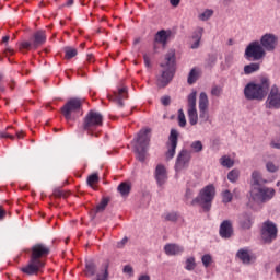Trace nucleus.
<instances>
[{
    "mask_svg": "<svg viewBox=\"0 0 280 280\" xmlns=\"http://www.w3.org/2000/svg\"><path fill=\"white\" fill-rule=\"evenodd\" d=\"M221 165L223 167H228L229 170H231V167H233V165H235V162L233 160H231V158L222 156L221 158Z\"/></svg>",
    "mask_w": 280,
    "mask_h": 280,
    "instance_id": "37",
    "label": "nucleus"
},
{
    "mask_svg": "<svg viewBox=\"0 0 280 280\" xmlns=\"http://www.w3.org/2000/svg\"><path fill=\"white\" fill-rule=\"evenodd\" d=\"M199 108H209V96L205 92L199 95Z\"/></svg>",
    "mask_w": 280,
    "mask_h": 280,
    "instance_id": "30",
    "label": "nucleus"
},
{
    "mask_svg": "<svg viewBox=\"0 0 280 280\" xmlns=\"http://www.w3.org/2000/svg\"><path fill=\"white\" fill-rule=\"evenodd\" d=\"M16 137H18V139H22L23 138V131L16 132Z\"/></svg>",
    "mask_w": 280,
    "mask_h": 280,
    "instance_id": "61",
    "label": "nucleus"
},
{
    "mask_svg": "<svg viewBox=\"0 0 280 280\" xmlns=\"http://www.w3.org/2000/svg\"><path fill=\"white\" fill-rule=\"evenodd\" d=\"M222 198H223V202L225 203L231 202V200H233V194L231 192V190H224L222 192Z\"/></svg>",
    "mask_w": 280,
    "mask_h": 280,
    "instance_id": "42",
    "label": "nucleus"
},
{
    "mask_svg": "<svg viewBox=\"0 0 280 280\" xmlns=\"http://www.w3.org/2000/svg\"><path fill=\"white\" fill-rule=\"evenodd\" d=\"M93 280H108V265H105V267L96 273V277L93 278Z\"/></svg>",
    "mask_w": 280,
    "mask_h": 280,
    "instance_id": "32",
    "label": "nucleus"
},
{
    "mask_svg": "<svg viewBox=\"0 0 280 280\" xmlns=\"http://www.w3.org/2000/svg\"><path fill=\"white\" fill-rule=\"evenodd\" d=\"M160 67L164 70L158 80V84L163 89L167 86L168 82H172V78H174V72L176 71V50H168L164 57V62H162Z\"/></svg>",
    "mask_w": 280,
    "mask_h": 280,
    "instance_id": "3",
    "label": "nucleus"
},
{
    "mask_svg": "<svg viewBox=\"0 0 280 280\" xmlns=\"http://www.w3.org/2000/svg\"><path fill=\"white\" fill-rule=\"evenodd\" d=\"M236 256L238 257V259H241L243 264H250L253 259V257L248 253V249H240Z\"/></svg>",
    "mask_w": 280,
    "mask_h": 280,
    "instance_id": "23",
    "label": "nucleus"
},
{
    "mask_svg": "<svg viewBox=\"0 0 280 280\" xmlns=\"http://www.w3.org/2000/svg\"><path fill=\"white\" fill-rule=\"evenodd\" d=\"M5 51H8L9 54H14V50H12L11 48H7Z\"/></svg>",
    "mask_w": 280,
    "mask_h": 280,
    "instance_id": "62",
    "label": "nucleus"
},
{
    "mask_svg": "<svg viewBox=\"0 0 280 280\" xmlns=\"http://www.w3.org/2000/svg\"><path fill=\"white\" fill-rule=\"evenodd\" d=\"M195 42L191 44L190 48L198 49L200 47V40L194 39Z\"/></svg>",
    "mask_w": 280,
    "mask_h": 280,
    "instance_id": "54",
    "label": "nucleus"
},
{
    "mask_svg": "<svg viewBox=\"0 0 280 280\" xmlns=\"http://www.w3.org/2000/svg\"><path fill=\"white\" fill-rule=\"evenodd\" d=\"M55 196H56L57 198H61V197H62V191H60V190L56 191V192H55Z\"/></svg>",
    "mask_w": 280,
    "mask_h": 280,
    "instance_id": "57",
    "label": "nucleus"
},
{
    "mask_svg": "<svg viewBox=\"0 0 280 280\" xmlns=\"http://www.w3.org/2000/svg\"><path fill=\"white\" fill-rule=\"evenodd\" d=\"M138 280H150V276L148 275H142L138 278Z\"/></svg>",
    "mask_w": 280,
    "mask_h": 280,
    "instance_id": "56",
    "label": "nucleus"
},
{
    "mask_svg": "<svg viewBox=\"0 0 280 280\" xmlns=\"http://www.w3.org/2000/svg\"><path fill=\"white\" fill-rule=\"evenodd\" d=\"M270 91V80L266 77L260 79L259 83H248L244 89L246 100H258L261 102Z\"/></svg>",
    "mask_w": 280,
    "mask_h": 280,
    "instance_id": "4",
    "label": "nucleus"
},
{
    "mask_svg": "<svg viewBox=\"0 0 280 280\" xmlns=\"http://www.w3.org/2000/svg\"><path fill=\"white\" fill-rule=\"evenodd\" d=\"M266 168L268 172L275 173V172H278L279 166H277V164H275L272 162H267Z\"/></svg>",
    "mask_w": 280,
    "mask_h": 280,
    "instance_id": "46",
    "label": "nucleus"
},
{
    "mask_svg": "<svg viewBox=\"0 0 280 280\" xmlns=\"http://www.w3.org/2000/svg\"><path fill=\"white\" fill-rule=\"evenodd\" d=\"M177 145H178V131L176 129H172L168 138V143H167L168 150L165 154L166 161L174 159V155L176 154Z\"/></svg>",
    "mask_w": 280,
    "mask_h": 280,
    "instance_id": "15",
    "label": "nucleus"
},
{
    "mask_svg": "<svg viewBox=\"0 0 280 280\" xmlns=\"http://www.w3.org/2000/svg\"><path fill=\"white\" fill-rule=\"evenodd\" d=\"M164 218L167 222H176V220H178V214H176V212H170L165 214Z\"/></svg>",
    "mask_w": 280,
    "mask_h": 280,
    "instance_id": "44",
    "label": "nucleus"
},
{
    "mask_svg": "<svg viewBox=\"0 0 280 280\" xmlns=\"http://www.w3.org/2000/svg\"><path fill=\"white\" fill-rule=\"evenodd\" d=\"M154 176L159 187H163V185L167 183V168H165V165L158 164Z\"/></svg>",
    "mask_w": 280,
    "mask_h": 280,
    "instance_id": "16",
    "label": "nucleus"
},
{
    "mask_svg": "<svg viewBox=\"0 0 280 280\" xmlns=\"http://www.w3.org/2000/svg\"><path fill=\"white\" fill-rule=\"evenodd\" d=\"M178 124L180 128H185V126H187V119L185 118V113L183 109L178 110Z\"/></svg>",
    "mask_w": 280,
    "mask_h": 280,
    "instance_id": "41",
    "label": "nucleus"
},
{
    "mask_svg": "<svg viewBox=\"0 0 280 280\" xmlns=\"http://www.w3.org/2000/svg\"><path fill=\"white\" fill-rule=\"evenodd\" d=\"M143 60H144L145 67H150V56H148V54L143 55Z\"/></svg>",
    "mask_w": 280,
    "mask_h": 280,
    "instance_id": "53",
    "label": "nucleus"
},
{
    "mask_svg": "<svg viewBox=\"0 0 280 280\" xmlns=\"http://www.w3.org/2000/svg\"><path fill=\"white\" fill-rule=\"evenodd\" d=\"M213 16V10L212 9H206L202 13L198 15L199 21H209Z\"/></svg>",
    "mask_w": 280,
    "mask_h": 280,
    "instance_id": "35",
    "label": "nucleus"
},
{
    "mask_svg": "<svg viewBox=\"0 0 280 280\" xmlns=\"http://www.w3.org/2000/svg\"><path fill=\"white\" fill-rule=\"evenodd\" d=\"M277 224H275L272 221L264 222L261 229V240L265 242V244H272V242L277 240Z\"/></svg>",
    "mask_w": 280,
    "mask_h": 280,
    "instance_id": "11",
    "label": "nucleus"
},
{
    "mask_svg": "<svg viewBox=\"0 0 280 280\" xmlns=\"http://www.w3.org/2000/svg\"><path fill=\"white\" fill-rule=\"evenodd\" d=\"M8 40H10V36H4V37L2 38V43H8Z\"/></svg>",
    "mask_w": 280,
    "mask_h": 280,
    "instance_id": "59",
    "label": "nucleus"
},
{
    "mask_svg": "<svg viewBox=\"0 0 280 280\" xmlns=\"http://www.w3.org/2000/svg\"><path fill=\"white\" fill-rule=\"evenodd\" d=\"M82 100L78 97H73L67 101V103L61 107V113L65 119H71V115L73 113H80L82 110Z\"/></svg>",
    "mask_w": 280,
    "mask_h": 280,
    "instance_id": "9",
    "label": "nucleus"
},
{
    "mask_svg": "<svg viewBox=\"0 0 280 280\" xmlns=\"http://www.w3.org/2000/svg\"><path fill=\"white\" fill-rule=\"evenodd\" d=\"M196 258L194 257H188L185 261V270L191 271L196 270Z\"/></svg>",
    "mask_w": 280,
    "mask_h": 280,
    "instance_id": "34",
    "label": "nucleus"
},
{
    "mask_svg": "<svg viewBox=\"0 0 280 280\" xmlns=\"http://www.w3.org/2000/svg\"><path fill=\"white\" fill-rule=\"evenodd\" d=\"M205 34L203 27H197L192 33V40H202V35Z\"/></svg>",
    "mask_w": 280,
    "mask_h": 280,
    "instance_id": "39",
    "label": "nucleus"
},
{
    "mask_svg": "<svg viewBox=\"0 0 280 280\" xmlns=\"http://www.w3.org/2000/svg\"><path fill=\"white\" fill-rule=\"evenodd\" d=\"M259 43L262 46V49H265L266 54H275L279 47V36L272 33H267L260 37Z\"/></svg>",
    "mask_w": 280,
    "mask_h": 280,
    "instance_id": "10",
    "label": "nucleus"
},
{
    "mask_svg": "<svg viewBox=\"0 0 280 280\" xmlns=\"http://www.w3.org/2000/svg\"><path fill=\"white\" fill-rule=\"evenodd\" d=\"M130 189H131L130 184L126 182L120 183L119 186L117 187V191H119L120 196H122L124 198H126V196H129Z\"/></svg>",
    "mask_w": 280,
    "mask_h": 280,
    "instance_id": "25",
    "label": "nucleus"
},
{
    "mask_svg": "<svg viewBox=\"0 0 280 280\" xmlns=\"http://www.w3.org/2000/svg\"><path fill=\"white\" fill-rule=\"evenodd\" d=\"M198 78H200V70L192 68L188 74V84H196Z\"/></svg>",
    "mask_w": 280,
    "mask_h": 280,
    "instance_id": "26",
    "label": "nucleus"
},
{
    "mask_svg": "<svg viewBox=\"0 0 280 280\" xmlns=\"http://www.w3.org/2000/svg\"><path fill=\"white\" fill-rule=\"evenodd\" d=\"M0 139H14V136L8 132H0Z\"/></svg>",
    "mask_w": 280,
    "mask_h": 280,
    "instance_id": "51",
    "label": "nucleus"
},
{
    "mask_svg": "<svg viewBox=\"0 0 280 280\" xmlns=\"http://www.w3.org/2000/svg\"><path fill=\"white\" fill-rule=\"evenodd\" d=\"M170 3L173 8H178V5H180V0H170Z\"/></svg>",
    "mask_w": 280,
    "mask_h": 280,
    "instance_id": "55",
    "label": "nucleus"
},
{
    "mask_svg": "<svg viewBox=\"0 0 280 280\" xmlns=\"http://www.w3.org/2000/svg\"><path fill=\"white\" fill-rule=\"evenodd\" d=\"M201 261H202L205 268H209V266H211V261H212L211 255H209V254L203 255L201 258Z\"/></svg>",
    "mask_w": 280,
    "mask_h": 280,
    "instance_id": "43",
    "label": "nucleus"
},
{
    "mask_svg": "<svg viewBox=\"0 0 280 280\" xmlns=\"http://www.w3.org/2000/svg\"><path fill=\"white\" fill-rule=\"evenodd\" d=\"M219 234L223 240L233 237V222L231 220H224L220 225Z\"/></svg>",
    "mask_w": 280,
    "mask_h": 280,
    "instance_id": "17",
    "label": "nucleus"
},
{
    "mask_svg": "<svg viewBox=\"0 0 280 280\" xmlns=\"http://www.w3.org/2000/svg\"><path fill=\"white\" fill-rule=\"evenodd\" d=\"M47 42V35L45 31H37L33 34V49H38L40 45H45Z\"/></svg>",
    "mask_w": 280,
    "mask_h": 280,
    "instance_id": "20",
    "label": "nucleus"
},
{
    "mask_svg": "<svg viewBox=\"0 0 280 280\" xmlns=\"http://www.w3.org/2000/svg\"><path fill=\"white\" fill-rule=\"evenodd\" d=\"M253 188L250 190V198L257 205H261L262 202H268V200H272L275 197V189L264 187L261 185H266L268 180L261 178V173L258 171H254L252 173Z\"/></svg>",
    "mask_w": 280,
    "mask_h": 280,
    "instance_id": "2",
    "label": "nucleus"
},
{
    "mask_svg": "<svg viewBox=\"0 0 280 280\" xmlns=\"http://www.w3.org/2000/svg\"><path fill=\"white\" fill-rule=\"evenodd\" d=\"M128 98V88H120L117 92H114V96L110 97L113 102H116L120 108L124 106V100Z\"/></svg>",
    "mask_w": 280,
    "mask_h": 280,
    "instance_id": "19",
    "label": "nucleus"
},
{
    "mask_svg": "<svg viewBox=\"0 0 280 280\" xmlns=\"http://www.w3.org/2000/svg\"><path fill=\"white\" fill-rule=\"evenodd\" d=\"M49 253H51V249L43 243L33 245L31 248L28 264L21 268V272L28 276L40 272V270L45 268V259H47Z\"/></svg>",
    "mask_w": 280,
    "mask_h": 280,
    "instance_id": "1",
    "label": "nucleus"
},
{
    "mask_svg": "<svg viewBox=\"0 0 280 280\" xmlns=\"http://www.w3.org/2000/svg\"><path fill=\"white\" fill-rule=\"evenodd\" d=\"M186 196H191V190H187Z\"/></svg>",
    "mask_w": 280,
    "mask_h": 280,
    "instance_id": "64",
    "label": "nucleus"
},
{
    "mask_svg": "<svg viewBox=\"0 0 280 280\" xmlns=\"http://www.w3.org/2000/svg\"><path fill=\"white\" fill-rule=\"evenodd\" d=\"M5 215H8V211H5V209H3V207L0 206V222L2 220H5Z\"/></svg>",
    "mask_w": 280,
    "mask_h": 280,
    "instance_id": "50",
    "label": "nucleus"
},
{
    "mask_svg": "<svg viewBox=\"0 0 280 280\" xmlns=\"http://www.w3.org/2000/svg\"><path fill=\"white\" fill-rule=\"evenodd\" d=\"M172 38V31L171 30H161L155 34L154 40L159 43L163 47L167 46V42Z\"/></svg>",
    "mask_w": 280,
    "mask_h": 280,
    "instance_id": "18",
    "label": "nucleus"
},
{
    "mask_svg": "<svg viewBox=\"0 0 280 280\" xmlns=\"http://www.w3.org/2000/svg\"><path fill=\"white\" fill-rule=\"evenodd\" d=\"M164 252L168 256L180 255L185 253V248L178 244L170 243L164 246Z\"/></svg>",
    "mask_w": 280,
    "mask_h": 280,
    "instance_id": "21",
    "label": "nucleus"
},
{
    "mask_svg": "<svg viewBox=\"0 0 280 280\" xmlns=\"http://www.w3.org/2000/svg\"><path fill=\"white\" fill-rule=\"evenodd\" d=\"M190 148L194 152L198 153V152H202L203 150V145H202V141L200 140H196L190 144Z\"/></svg>",
    "mask_w": 280,
    "mask_h": 280,
    "instance_id": "38",
    "label": "nucleus"
},
{
    "mask_svg": "<svg viewBox=\"0 0 280 280\" xmlns=\"http://www.w3.org/2000/svg\"><path fill=\"white\" fill-rule=\"evenodd\" d=\"M104 121L102 114L91 110L84 118L83 130H86L91 137H97V133L93 132L96 128H100Z\"/></svg>",
    "mask_w": 280,
    "mask_h": 280,
    "instance_id": "7",
    "label": "nucleus"
},
{
    "mask_svg": "<svg viewBox=\"0 0 280 280\" xmlns=\"http://www.w3.org/2000/svg\"><path fill=\"white\" fill-rule=\"evenodd\" d=\"M110 202V199L108 197H104L101 202L96 206L95 213H102V211H105L106 207H108V203Z\"/></svg>",
    "mask_w": 280,
    "mask_h": 280,
    "instance_id": "29",
    "label": "nucleus"
},
{
    "mask_svg": "<svg viewBox=\"0 0 280 280\" xmlns=\"http://www.w3.org/2000/svg\"><path fill=\"white\" fill-rule=\"evenodd\" d=\"M31 47H34V42H22L20 44V49H30Z\"/></svg>",
    "mask_w": 280,
    "mask_h": 280,
    "instance_id": "47",
    "label": "nucleus"
},
{
    "mask_svg": "<svg viewBox=\"0 0 280 280\" xmlns=\"http://www.w3.org/2000/svg\"><path fill=\"white\" fill-rule=\"evenodd\" d=\"M191 162V152L187 150H182L175 162V172H183L189 167V163Z\"/></svg>",
    "mask_w": 280,
    "mask_h": 280,
    "instance_id": "13",
    "label": "nucleus"
},
{
    "mask_svg": "<svg viewBox=\"0 0 280 280\" xmlns=\"http://www.w3.org/2000/svg\"><path fill=\"white\" fill-rule=\"evenodd\" d=\"M198 93L192 91L187 98L188 102V119L190 126H196L198 124V109H196V97Z\"/></svg>",
    "mask_w": 280,
    "mask_h": 280,
    "instance_id": "12",
    "label": "nucleus"
},
{
    "mask_svg": "<svg viewBox=\"0 0 280 280\" xmlns=\"http://www.w3.org/2000/svg\"><path fill=\"white\" fill-rule=\"evenodd\" d=\"M122 270L126 275H132V267L130 265H126Z\"/></svg>",
    "mask_w": 280,
    "mask_h": 280,
    "instance_id": "52",
    "label": "nucleus"
},
{
    "mask_svg": "<svg viewBox=\"0 0 280 280\" xmlns=\"http://www.w3.org/2000/svg\"><path fill=\"white\" fill-rule=\"evenodd\" d=\"M245 58H252L253 60H264L266 58V50L259 40H254L246 47Z\"/></svg>",
    "mask_w": 280,
    "mask_h": 280,
    "instance_id": "8",
    "label": "nucleus"
},
{
    "mask_svg": "<svg viewBox=\"0 0 280 280\" xmlns=\"http://www.w3.org/2000/svg\"><path fill=\"white\" fill-rule=\"evenodd\" d=\"M233 54H229L225 56V63L222 66V69H231V67L233 66Z\"/></svg>",
    "mask_w": 280,
    "mask_h": 280,
    "instance_id": "40",
    "label": "nucleus"
},
{
    "mask_svg": "<svg viewBox=\"0 0 280 280\" xmlns=\"http://www.w3.org/2000/svg\"><path fill=\"white\" fill-rule=\"evenodd\" d=\"M128 244V237H124L120 242L117 243V248H124Z\"/></svg>",
    "mask_w": 280,
    "mask_h": 280,
    "instance_id": "49",
    "label": "nucleus"
},
{
    "mask_svg": "<svg viewBox=\"0 0 280 280\" xmlns=\"http://www.w3.org/2000/svg\"><path fill=\"white\" fill-rule=\"evenodd\" d=\"M259 69H260L259 63H249L244 66V73L245 75H250V73H255L259 71Z\"/></svg>",
    "mask_w": 280,
    "mask_h": 280,
    "instance_id": "27",
    "label": "nucleus"
},
{
    "mask_svg": "<svg viewBox=\"0 0 280 280\" xmlns=\"http://www.w3.org/2000/svg\"><path fill=\"white\" fill-rule=\"evenodd\" d=\"M234 0H224V3L229 4V3H233Z\"/></svg>",
    "mask_w": 280,
    "mask_h": 280,
    "instance_id": "63",
    "label": "nucleus"
},
{
    "mask_svg": "<svg viewBox=\"0 0 280 280\" xmlns=\"http://www.w3.org/2000/svg\"><path fill=\"white\" fill-rule=\"evenodd\" d=\"M199 121L200 124L209 121V108H199Z\"/></svg>",
    "mask_w": 280,
    "mask_h": 280,
    "instance_id": "31",
    "label": "nucleus"
},
{
    "mask_svg": "<svg viewBox=\"0 0 280 280\" xmlns=\"http://www.w3.org/2000/svg\"><path fill=\"white\" fill-rule=\"evenodd\" d=\"M240 178V171L237 168L232 170L228 174V179L230 183H237V179Z\"/></svg>",
    "mask_w": 280,
    "mask_h": 280,
    "instance_id": "36",
    "label": "nucleus"
},
{
    "mask_svg": "<svg viewBox=\"0 0 280 280\" xmlns=\"http://www.w3.org/2000/svg\"><path fill=\"white\" fill-rule=\"evenodd\" d=\"M88 62H93V55H88Z\"/></svg>",
    "mask_w": 280,
    "mask_h": 280,
    "instance_id": "58",
    "label": "nucleus"
},
{
    "mask_svg": "<svg viewBox=\"0 0 280 280\" xmlns=\"http://www.w3.org/2000/svg\"><path fill=\"white\" fill-rule=\"evenodd\" d=\"M267 108L276 109L280 108V91L277 85H272L269 95L266 101Z\"/></svg>",
    "mask_w": 280,
    "mask_h": 280,
    "instance_id": "14",
    "label": "nucleus"
},
{
    "mask_svg": "<svg viewBox=\"0 0 280 280\" xmlns=\"http://www.w3.org/2000/svg\"><path fill=\"white\" fill-rule=\"evenodd\" d=\"M161 104H163V106H170V104H172V98L170 96H162Z\"/></svg>",
    "mask_w": 280,
    "mask_h": 280,
    "instance_id": "48",
    "label": "nucleus"
},
{
    "mask_svg": "<svg viewBox=\"0 0 280 280\" xmlns=\"http://www.w3.org/2000/svg\"><path fill=\"white\" fill-rule=\"evenodd\" d=\"M240 225L245 230L250 229L253 226V217L248 213H243L240 218Z\"/></svg>",
    "mask_w": 280,
    "mask_h": 280,
    "instance_id": "22",
    "label": "nucleus"
},
{
    "mask_svg": "<svg viewBox=\"0 0 280 280\" xmlns=\"http://www.w3.org/2000/svg\"><path fill=\"white\" fill-rule=\"evenodd\" d=\"M152 132V129L144 128L141 129L136 138L133 139L135 144V152L137 154L138 161L143 163L145 161V156H148V148L150 147V133Z\"/></svg>",
    "mask_w": 280,
    "mask_h": 280,
    "instance_id": "5",
    "label": "nucleus"
},
{
    "mask_svg": "<svg viewBox=\"0 0 280 280\" xmlns=\"http://www.w3.org/2000/svg\"><path fill=\"white\" fill-rule=\"evenodd\" d=\"M65 51V59L66 60H71V58H75L78 56V49L73 48V47H65L63 48Z\"/></svg>",
    "mask_w": 280,
    "mask_h": 280,
    "instance_id": "28",
    "label": "nucleus"
},
{
    "mask_svg": "<svg viewBox=\"0 0 280 280\" xmlns=\"http://www.w3.org/2000/svg\"><path fill=\"white\" fill-rule=\"evenodd\" d=\"M215 198V187L208 185L202 188L197 198L191 201V205H199L203 211H211V203Z\"/></svg>",
    "mask_w": 280,
    "mask_h": 280,
    "instance_id": "6",
    "label": "nucleus"
},
{
    "mask_svg": "<svg viewBox=\"0 0 280 280\" xmlns=\"http://www.w3.org/2000/svg\"><path fill=\"white\" fill-rule=\"evenodd\" d=\"M89 187H92V189H95L96 183H100V175L97 173H94L88 177L86 180Z\"/></svg>",
    "mask_w": 280,
    "mask_h": 280,
    "instance_id": "33",
    "label": "nucleus"
},
{
    "mask_svg": "<svg viewBox=\"0 0 280 280\" xmlns=\"http://www.w3.org/2000/svg\"><path fill=\"white\" fill-rule=\"evenodd\" d=\"M66 5H68V8L71 7V5H73V0H68L67 3H66Z\"/></svg>",
    "mask_w": 280,
    "mask_h": 280,
    "instance_id": "60",
    "label": "nucleus"
},
{
    "mask_svg": "<svg viewBox=\"0 0 280 280\" xmlns=\"http://www.w3.org/2000/svg\"><path fill=\"white\" fill-rule=\"evenodd\" d=\"M97 272V266L93 260H88L85 262V275L86 277H94V275Z\"/></svg>",
    "mask_w": 280,
    "mask_h": 280,
    "instance_id": "24",
    "label": "nucleus"
},
{
    "mask_svg": "<svg viewBox=\"0 0 280 280\" xmlns=\"http://www.w3.org/2000/svg\"><path fill=\"white\" fill-rule=\"evenodd\" d=\"M211 95H213L214 97H220V95H222V88L214 85L211 90Z\"/></svg>",
    "mask_w": 280,
    "mask_h": 280,
    "instance_id": "45",
    "label": "nucleus"
}]
</instances>
